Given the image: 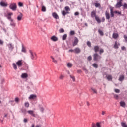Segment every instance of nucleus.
<instances>
[{
  "label": "nucleus",
  "mask_w": 127,
  "mask_h": 127,
  "mask_svg": "<svg viewBox=\"0 0 127 127\" xmlns=\"http://www.w3.org/2000/svg\"><path fill=\"white\" fill-rule=\"evenodd\" d=\"M106 78L108 80V81H112L113 77L111 75H106Z\"/></svg>",
  "instance_id": "obj_22"
},
{
  "label": "nucleus",
  "mask_w": 127,
  "mask_h": 127,
  "mask_svg": "<svg viewBox=\"0 0 127 127\" xmlns=\"http://www.w3.org/2000/svg\"><path fill=\"white\" fill-rule=\"evenodd\" d=\"M92 66H93V67H94V68H98V64H96V63L93 64H92Z\"/></svg>",
  "instance_id": "obj_43"
},
{
  "label": "nucleus",
  "mask_w": 127,
  "mask_h": 127,
  "mask_svg": "<svg viewBox=\"0 0 127 127\" xmlns=\"http://www.w3.org/2000/svg\"><path fill=\"white\" fill-rule=\"evenodd\" d=\"M21 51H22V52H23L24 53H26V50L24 48V47L22 46V48Z\"/></svg>",
  "instance_id": "obj_40"
},
{
  "label": "nucleus",
  "mask_w": 127,
  "mask_h": 127,
  "mask_svg": "<svg viewBox=\"0 0 127 127\" xmlns=\"http://www.w3.org/2000/svg\"><path fill=\"white\" fill-rule=\"evenodd\" d=\"M98 32L101 36H103L104 35V33L103 32V31L101 30H98Z\"/></svg>",
  "instance_id": "obj_32"
},
{
  "label": "nucleus",
  "mask_w": 127,
  "mask_h": 127,
  "mask_svg": "<svg viewBox=\"0 0 127 127\" xmlns=\"http://www.w3.org/2000/svg\"><path fill=\"white\" fill-rule=\"evenodd\" d=\"M123 8L125 9H127V4L125 3L123 5Z\"/></svg>",
  "instance_id": "obj_45"
},
{
  "label": "nucleus",
  "mask_w": 127,
  "mask_h": 127,
  "mask_svg": "<svg viewBox=\"0 0 127 127\" xmlns=\"http://www.w3.org/2000/svg\"><path fill=\"white\" fill-rule=\"evenodd\" d=\"M64 32V30L63 28H61L60 30H59V32L60 33H63V32Z\"/></svg>",
  "instance_id": "obj_44"
},
{
  "label": "nucleus",
  "mask_w": 127,
  "mask_h": 127,
  "mask_svg": "<svg viewBox=\"0 0 127 127\" xmlns=\"http://www.w3.org/2000/svg\"><path fill=\"white\" fill-rule=\"evenodd\" d=\"M66 38H67V34L64 35L62 38L63 40H66Z\"/></svg>",
  "instance_id": "obj_35"
},
{
  "label": "nucleus",
  "mask_w": 127,
  "mask_h": 127,
  "mask_svg": "<svg viewBox=\"0 0 127 127\" xmlns=\"http://www.w3.org/2000/svg\"><path fill=\"white\" fill-rule=\"evenodd\" d=\"M10 26H12V27H15L16 24L14 22V20H11V21H10Z\"/></svg>",
  "instance_id": "obj_14"
},
{
  "label": "nucleus",
  "mask_w": 127,
  "mask_h": 127,
  "mask_svg": "<svg viewBox=\"0 0 127 127\" xmlns=\"http://www.w3.org/2000/svg\"><path fill=\"white\" fill-rule=\"evenodd\" d=\"M28 74H27V73H22L21 75V77L22 78V79H26V78H28Z\"/></svg>",
  "instance_id": "obj_15"
},
{
  "label": "nucleus",
  "mask_w": 127,
  "mask_h": 127,
  "mask_svg": "<svg viewBox=\"0 0 127 127\" xmlns=\"http://www.w3.org/2000/svg\"><path fill=\"white\" fill-rule=\"evenodd\" d=\"M12 15H13V13L12 12H9L7 13V18L8 19V20H9V21L13 20V19L11 18V16H12Z\"/></svg>",
  "instance_id": "obj_7"
},
{
  "label": "nucleus",
  "mask_w": 127,
  "mask_h": 127,
  "mask_svg": "<svg viewBox=\"0 0 127 127\" xmlns=\"http://www.w3.org/2000/svg\"><path fill=\"white\" fill-rule=\"evenodd\" d=\"M0 5L2 6V7H7V3L2 1L0 2Z\"/></svg>",
  "instance_id": "obj_8"
},
{
  "label": "nucleus",
  "mask_w": 127,
  "mask_h": 127,
  "mask_svg": "<svg viewBox=\"0 0 127 127\" xmlns=\"http://www.w3.org/2000/svg\"><path fill=\"white\" fill-rule=\"evenodd\" d=\"M51 58L52 59L54 63L57 64V60H55V59L52 56H51Z\"/></svg>",
  "instance_id": "obj_30"
},
{
  "label": "nucleus",
  "mask_w": 127,
  "mask_h": 127,
  "mask_svg": "<svg viewBox=\"0 0 127 127\" xmlns=\"http://www.w3.org/2000/svg\"><path fill=\"white\" fill-rule=\"evenodd\" d=\"M23 17V15L21 12H20L19 14L17 16V21H21V20H22Z\"/></svg>",
  "instance_id": "obj_6"
},
{
  "label": "nucleus",
  "mask_w": 127,
  "mask_h": 127,
  "mask_svg": "<svg viewBox=\"0 0 127 127\" xmlns=\"http://www.w3.org/2000/svg\"><path fill=\"white\" fill-rule=\"evenodd\" d=\"M121 49H122V50H125L126 47H125L124 46H123L121 47Z\"/></svg>",
  "instance_id": "obj_64"
},
{
  "label": "nucleus",
  "mask_w": 127,
  "mask_h": 127,
  "mask_svg": "<svg viewBox=\"0 0 127 127\" xmlns=\"http://www.w3.org/2000/svg\"><path fill=\"white\" fill-rule=\"evenodd\" d=\"M101 58L102 57L97 53L93 55V60L94 61H99Z\"/></svg>",
  "instance_id": "obj_2"
},
{
  "label": "nucleus",
  "mask_w": 127,
  "mask_h": 127,
  "mask_svg": "<svg viewBox=\"0 0 127 127\" xmlns=\"http://www.w3.org/2000/svg\"><path fill=\"white\" fill-rule=\"evenodd\" d=\"M114 13H117L118 14H121V12H118L117 11H114Z\"/></svg>",
  "instance_id": "obj_62"
},
{
  "label": "nucleus",
  "mask_w": 127,
  "mask_h": 127,
  "mask_svg": "<svg viewBox=\"0 0 127 127\" xmlns=\"http://www.w3.org/2000/svg\"><path fill=\"white\" fill-rule=\"evenodd\" d=\"M70 77L71 78V79H72L73 82H75L76 78H75V76H74L73 75H70Z\"/></svg>",
  "instance_id": "obj_31"
},
{
  "label": "nucleus",
  "mask_w": 127,
  "mask_h": 127,
  "mask_svg": "<svg viewBox=\"0 0 127 127\" xmlns=\"http://www.w3.org/2000/svg\"><path fill=\"white\" fill-rule=\"evenodd\" d=\"M16 64L19 67H21L22 66V60H18Z\"/></svg>",
  "instance_id": "obj_10"
},
{
  "label": "nucleus",
  "mask_w": 127,
  "mask_h": 127,
  "mask_svg": "<svg viewBox=\"0 0 127 127\" xmlns=\"http://www.w3.org/2000/svg\"><path fill=\"white\" fill-rule=\"evenodd\" d=\"M124 38L125 41H126V42H127V36L126 35H124Z\"/></svg>",
  "instance_id": "obj_51"
},
{
  "label": "nucleus",
  "mask_w": 127,
  "mask_h": 127,
  "mask_svg": "<svg viewBox=\"0 0 127 127\" xmlns=\"http://www.w3.org/2000/svg\"><path fill=\"white\" fill-rule=\"evenodd\" d=\"M3 41H2V40L0 39V45H3Z\"/></svg>",
  "instance_id": "obj_53"
},
{
  "label": "nucleus",
  "mask_w": 127,
  "mask_h": 127,
  "mask_svg": "<svg viewBox=\"0 0 127 127\" xmlns=\"http://www.w3.org/2000/svg\"><path fill=\"white\" fill-rule=\"evenodd\" d=\"M104 53V49H101L99 52L100 54H101L102 53Z\"/></svg>",
  "instance_id": "obj_54"
},
{
  "label": "nucleus",
  "mask_w": 127,
  "mask_h": 127,
  "mask_svg": "<svg viewBox=\"0 0 127 127\" xmlns=\"http://www.w3.org/2000/svg\"><path fill=\"white\" fill-rule=\"evenodd\" d=\"M81 53V49L79 48H76L74 49V53H76L77 54H79V53Z\"/></svg>",
  "instance_id": "obj_19"
},
{
  "label": "nucleus",
  "mask_w": 127,
  "mask_h": 127,
  "mask_svg": "<svg viewBox=\"0 0 127 127\" xmlns=\"http://www.w3.org/2000/svg\"><path fill=\"white\" fill-rule=\"evenodd\" d=\"M82 70H83V71H84L85 72V73H86V74H87V73H88V70H87V68H86V67H83V68H82Z\"/></svg>",
  "instance_id": "obj_47"
},
{
  "label": "nucleus",
  "mask_w": 127,
  "mask_h": 127,
  "mask_svg": "<svg viewBox=\"0 0 127 127\" xmlns=\"http://www.w3.org/2000/svg\"><path fill=\"white\" fill-rule=\"evenodd\" d=\"M70 34L71 35H74V34H75V31H70Z\"/></svg>",
  "instance_id": "obj_61"
},
{
  "label": "nucleus",
  "mask_w": 127,
  "mask_h": 127,
  "mask_svg": "<svg viewBox=\"0 0 127 127\" xmlns=\"http://www.w3.org/2000/svg\"><path fill=\"white\" fill-rule=\"evenodd\" d=\"M65 10H66V11H70V8L68 6H66L65 7Z\"/></svg>",
  "instance_id": "obj_46"
},
{
  "label": "nucleus",
  "mask_w": 127,
  "mask_h": 127,
  "mask_svg": "<svg viewBox=\"0 0 127 127\" xmlns=\"http://www.w3.org/2000/svg\"><path fill=\"white\" fill-rule=\"evenodd\" d=\"M114 13H115L114 12H110V14H111V17H114Z\"/></svg>",
  "instance_id": "obj_57"
},
{
  "label": "nucleus",
  "mask_w": 127,
  "mask_h": 127,
  "mask_svg": "<svg viewBox=\"0 0 127 127\" xmlns=\"http://www.w3.org/2000/svg\"><path fill=\"white\" fill-rule=\"evenodd\" d=\"M52 16L55 19H59V16L56 12L52 13Z\"/></svg>",
  "instance_id": "obj_11"
},
{
  "label": "nucleus",
  "mask_w": 127,
  "mask_h": 127,
  "mask_svg": "<svg viewBox=\"0 0 127 127\" xmlns=\"http://www.w3.org/2000/svg\"><path fill=\"white\" fill-rule=\"evenodd\" d=\"M28 114L29 115H31V116H32V117H35V114H34V111L33 110H28L27 111Z\"/></svg>",
  "instance_id": "obj_13"
},
{
  "label": "nucleus",
  "mask_w": 127,
  "mask_h": 127,
  "mask_svg": "<svg viewBox=\"0 0 127 127\" xmlns=\"http://www.w3.org/2000/svg\"><path fill=\"white\" fill-rule=\"evenodd\" d=\"M87 59L89 61H91L92 60V56H89L88 58Z\"/></svg>",
  "instance_id": "obj_52"
},
{
  "label": "nucleus",
  "mask_w": 127,
  "mask_h": 127,
  "mask_svg": "<svg viewBox=\"0 0 127 127\" xmlns=\"http://www.w3.org/2000/svg\"><path fill=\"white\" fill-rule=\"evenodd\" d=\"M100 49V47L98 46H96L94 47V51L95 52H98L99 51V50Z\"/></svg>",
  "instance_id": "obj_26"
},
{
  "label": "nucleus",
  "mask_w": 127,
  "mask_h": 127,
  "mask_svg": "<svg viewBox=\"0 0 127 127\" xmlns=\"http://www.w3.org/2000/svg\"><path fill=\"white\" fill-rule=\"evenodd\" d=\"M95 19L96 21L98 22V23H101V19H100V18L98 16L95 17Z\"/></svg>",
  "instance_id": "obj_27"
},
{
  "label": "nucleus",
  "mask_w": 127,
  "mask_h": 127,
  "mask_svg": "<svg viewBox=\"0 0 127 127\" xmlns=\"http://www.w3.org/2000/svg\"><path fill=\"white\" fill-rule=\"evenodd\" d=\"M91 17H93V18L95 17V18L96 17H97V15H96V11H93L91 12Z\"/></svg>",
  "instance_id": "obj_23"
},
{
  "label": "nucleus",
  "mask_w": 127,
  "mask_h": 127,
  "mask_svg": "<svg viewBox=\"0 0 127 127\" xmlns=\"http://www.w3.org/2000/svg\"><path fill=\"white\" fill-rule=\"evenodd\" d=\"M120 82H123V80H125V76L124 75H120L118 79Z\"/></svg>",
  "instance_id": "obj_18"
},
{
  "label": "nucleus",
  "mask_w": 127,
  "mask_h": 127,
  "mask_svg": "<svg viewBox=\"0 0 127 127\" xmlns=\"http://www.w3.org/2000/svg\"><path fill=\"white\" fill-rule=\"evenodd\" d=\"M114 91L115 93H117V94H119L120 93V89H115Z\"/></svg>",
  "instance_id": "obj_50"
},
{
  "label": "nucleus",
  "mask_w": 127,
  "mask_h": 127,
  "mask_svg": "<svg viewBox=\"0 0 127 127\" xmlns=\"http://www.w3.org/2000/svg\"><path fill=\"white\" fill-rule=\"evenodd\" d=\"M87 45H88V46H89V47H91V43L90 42V41H88L87 42Z\"/></svg>",
  "instance_id": "obj_55"
},
{
  "label": "nucleus",
  "mask_w": 127,
  "mask_h": 127,
  "mask_svg": "<svg viewBox=\"0 0 127 127\" xmlns=\"http://www.w3.org/2000/svg\"><path fill=\"white\" fill-rule=\"evenodd\" d=\"M40 111H41V112H43V111H44V108L42 107H40Z\"/></svg>",
  "instance_id": "obj_58"
},
{
  "label": "nucleus",
  "mask_w": 127,
  "mask_h": 127,
  "mask_svg": "<svg viewBox=\"0 0 127 127\" xmlns=\"http://www.w3.org/2000/svg\"><path fill=\"white\" fill-rule=\"evenodd\" d=\"M121 126H122V127H127V124H126L125 123H124V122H122L121 123Z\"/></svg>",
  "instance_id": "obj_36"
},
{
  "label": "nucleus",
  "mask_w": 127,
  "mask_h": 127,
  "mask_svg": "<svg viewBox=\"0 0 127 127\" xmlns=\"http://www.w3.org/2000/svg\"><path fill=\"white\" fill-rule=\"evenodd\" d=\"M114 96V98H115V99H119V95H118V94H113Z\"/></svg>",
  "instance_id": "obj_42"
},
{
  "label": "nucleus",
  "mask_w": 127,
  "mask_h": 127,
  "mask_svg": "<svg viewBox=\"0 0 127 127\" xmlns=\"http://www.w3.org/2000/svg\"><path fill=\"white\" fill-rule=\"evenodd\" d=\"M29 52L30 53V57L31 59L32 60H33L35 57V54L34 53H33V52H32V51H31V50H29Z\"/></svg>",
  "instance_id": "obj_4"
},
{
  "label": "nucleus",
  "mask_w": 127,
  "mask_h": 127,
  "mask_svg": "<svg viewBox=\"0 0 127 127\" xmlns=\"http://www.w3.org/2000/svg\"><path fill=\"white\" fill-rule=\"evenodd\" d=\"M41 127L40 125H36V126H35V125H34V124H32V125H31V127Z\"/></svg>",
  "instance_id": "obj_41"
},
{
  "label": "nucleus",
  "mask_w": 127,
  "mask_h": 127,
  "mask_svg": "<svg viewBox=\"0 0 127 127\" xmlns=\"http://www.w3.org/2000/svg\"><path fill=\"white\" fill-rule=\"evenodd\" d=\"M67 67H68V68H71V67H73V64L71 63H68L67 64Z\"/></svg>",
  "instance_id": "obj_29"
},
{
  "label": "nucleus",
  "mask_w": 127,
  "mask_h": 127,
  "mask_svg": "<svg viewBox=\"0 0 127 127\" xmlns=\"http://www.w3.org/2000/svg\"><path fill=\"white\" fill-rule=\"evenodd\" d=\"M91 89L92 90V91H93V93H95V94H97V90H96V89L91 87Z\"/></svg>",
  "instance_id": "obj_39"
},
{
  "label": "nucleus",
  "mask_w": 127,
  "mask_h": 127,
  "mask_svg": "<svg viewBox=\"0 0 127 127\" xmlns=\"http://www.w3.org/2000/svg\"><path fill=\"white\" fill-rule=\"evenodd\" d=\"M8 48L9 49V50H13L14 48V46L11 43L8 44Z\"/></svg>",
  "instance_id": "obj_20"
},
{
  "label": "nucleus",
  "mask_w": 127,
  "mask_h": 127,
  "mask_svg": "<svg viewBox=\"0 0 127 127\" xmlns=\"http://www.w3.org/2000/svg\"><path fill=\"white\" fill-rule=\"evenodd\" d=\"M110 12H114V8L110 7Z\"/></svg>",
  "instance_id": "obj_59"
},
{
  "label": "nucleus",
  "mask_w": 127,
  "mask_h": 127,
  "mask_svg": "<svg viewBox=\"0 0 127 127\" xmlns=\"http://www.w3.org/2000/svg\"><path fill=\"white\" fill-rule=\"evenodd\" d=\"M13 67L14 70H17V66L16 65V64H15V63L13 64Z\"/></svg>",
  "instance_id": "obj_34"
},
{
  "label": "nucleus",
  "mask_w": 127,
  "mask_h": 127,
  "mask_svg": "<svg viewBox=\"0 0 127 127\" xmlns=\"http://www.w3.org/2000/svg\"><path fill=\"white\" fill-rule=\"evenodd\" d=\"M50 40L51 41H53V42H56V41H58V37L53 35L50 38Z\"/></svg>",
  "instance_id": "obj_5"
},
{
  "label": "nucleus",
  "mask_w": 127,
  "mask_h": 127,
  "mask_svg": "<svg viewBox=\"0 0 127 127\" xmlns=\"http://www.w3.org/2000/svg\"><path fill=\"white\" fill-rule=\"evenodd\" d=\"M18 6L20 7H22V6H23V3H22V2H19L18 3Z\"/></svg>",
  "instance_id": "obj_49"
},
{
  "label": "nucleus",
  "mask_w": 127,
  "mask_h": 127,
  "mask_svg": "<svg viewBox=\"0 0 127 127\" xmlns=\"http://www.w3.org/2000/svg\"><path fill=\"white\" fill-rule=\"evenodd\" d=\"M105 15L106 17V19H110V13L109 12L106 11L105 12Z\"/></svg>",
  "instance_id": "obj_25"
},
{
  "label": "nucleus",
  "mask_w": 127,
  "mask_h": 127,
  "mask_svg": "<svg viewBox=\"0 0 127 127\" xmlns=\"http://www.w3.org/2000/svg\"><path fill=\"white\" fill-rule=\"evenodd\" d=\"M15 102L18 104V103H19V98L18 97H16L15 98Z\"/></svg>",
  "instance_id": "obj_38"
},
{
  "label": "nucleus",
  "mask_w": 127,
  "mask_h": 127,
  "mask_svg": "<svg viewBox=\"0 0 127 127\" xmlns=\"http://www.w3.org/2000/svg\"><path fill=\"white\" fill-rule=\"evenodd\" d=\"M37 98V96L35 94H31L28 97L29 100H34Z\"/></svg>",
  "instance_id": "obj_9"
},
{
  "label": "nucleus",
  "mask_w": 127,
  "mask_h": 127,
  "mask_svg": "<svg viewBox=\"0 0 127 127\" xmlns=\"http://www.w3.org/2000/svg\"><path fill=\"white\" fill-rule=\"evenodd\" d=\"M25 107H26V108L29 107V103L28 102L25 103Z\"/></svg>",
  "instance_id": "obj_37"
},
{
  "label": "nucleus",
  "mask_w": 127,
  "mask_h": 127,
  "mask_svg": "<svg viewBox=\"0 0 127 127\" xmlns=\"http://www.w3.org/2000/svg\"><path fill=\"white\" fill-rule=\"evenodd\" d=\"M95 7H99V6H100V4L96 3L95 4Z\"/></svg>",
  "instance_id": "obj_56"
},
{
  "label": "nucleus",
  "mask_w": 127,
  "mask_h": 127,
  "mask_svg": "<svg viewBox=\"0 0 127 127\" xmlns=\"http://www.w3.org/2000/svg\"><path fill=\"white\" fill-rule=\"evenodd\" d=\"M9 8L13 11H15L17 9V5L15 3H11L9 5Z\"/></svg>",
  "instance_id": "obj_1"
},
{
  "label": "nucleus",
  "mask_w": 127,
  "mask_h": 127,
  "mask_svg": "<svg viewBox=\"0 0 127 127\" xmlns=\"http://www.w3.org/2000/svg\"><path fill=\"white\" fill-rule=\"evenodd\" d=\"M42 11H43V12H45V11H46V7H45V6H43L42 7Z\"/></svg>",
  "instance_id": "obj_33"
},
{
  "label": "nucleus",
  "mask_w": 127,
  "mask_h": 127,
  "mask_svg": "<svg viewBox=\"0 0 127 127\" xmlns=\"http://www.w3.org/2000/svg\"><path fill=\"white\" fill-rule=\"evenodd\" d=\"M119 46H120V43H118L117 41H115L114 45V48L115 49H118L119 48Z\"/></svg>",
  "instance_id": "obj_17"
},
{
  "label": "nucleus",
  "mask_w": 127,
  "mask_h": 127,
  "mask_svg": "<svg viewBox=\"0 0 127 127\" xmlns=\"http://www.w3.org/2000/svg\"><path fill=\"white\" fill-rule=\"evenodd\" d=\"M62 13L63 15L65 16V15H66L67 14V13H68L66 12L65 11H63Z\"/></svg>",
  "instance_id": "obj_48"
},
{
  "label": "nucleus",
  "mask_w": 127,
  "mask_h": 127,
  "mask_svg": "<svg viewBox=\"0 0 127 127\" xmlns=\"http://www.w3.org/2000/svg\"><path fill=\"white\" fill-rule=\"evenodd\" d=\"M68 52H75V51L74 50L71 49L68 51Z\"/></svg>",
  "instance_id": "obj_63"
},
{
  "label": "nucleus",
  "mask_w": 127,
  "mask_h": 127,
  "mask_svg": "<svg viewBox=\"0 0 127 127\" xmlns=\"http://www.w3.org/2000/svg\"><path fill=\"white\" fill-rule=\"evenodd\" d=\"M64 78H65V75H64L62 74H60V75L59 76L60 80H63L64 79Z\"/></svg>",
  "instance_id": "obj_28"
},
{
  "label": "nucleus",
  "mask_w": 127,
  "mask_h": 127,
  "mask_svg": "<svg viewBox=\"0 0 127 127\" xmlns=\"http://www.w3.org/2000/svg\"><path fill=\"white\" fill-rule=\"evenodd\" d=\"M121 107H122V108H125L126 107V103L124 101H121L120 102Z\"/></svg>",
  "instance_id": "obj_24"
},
{
  "label": "nucleus",
  "mask_w": 127,
  "mask_h": 127,
  "mask_svg": "<svg viewBox=\"0 0 127 127\" xmlns=\"http://www.w3.org/2000/svg\"><path fill=\"white\" fill-rule=\"evenodd\" d=\"M121 6H123V4L121 2H117L116 4L115 5V7L116 8H119V7H121Z\"/></svg>",
  "instance_id": "obj_12"
},
{
  "label": "nucleus",
  "mask_w": 127,
  "mask_h": 127,
  "mask_svg": "<svg viewBox=\"0 0 127 127\" xmlns=\"http://www.w3.org/2000/svg\"><path fill=\"white\" fill-rule=\"evenodd\" d=\"M102 123L97 122L96 124L92 123L91 125L92 127H102Z\"/></svg>",
  "instance_id": "obj_3"
},
{
  "label": "nucleus",
  "mask_w": 127,
  "mask_h": 127,
  "mask_svg": "<svg viewBox=\"0 0 127 127\" xmlns=\"http://www.w3.org/2000/svg\"><path fill=\"white\" fill-rule=\"evenodd\" d=\"M23 122H24V123H27V122H28V120H27V119H26V118H24Z\"/></svg>",
  "instance_id": "obj_60"
},
{
  "label": "nucleus",
  "mask_w": 127,
  "mask_h": 127,
  "mask_svg": "<svg viewBox=\"0 0 127 127\" xmlns=\"http://www.w3.org/2000/svg\"><path fill=\"white\" fill-rule=\"evenodd\" d=\"M78 42H79V40L77 38H75V40L73 44V46H76L77 44H78Z\"/></svg>",
  "instance_id": "obj_21"
},
{
  "label": "nucleus",
  "mask_w": 127,
  "mask_h": 127,
  "mask_svg": "<svg viewBox=\"0 0 127 127\" xmlns=\"http://www.w3.org/2000/svg\"><path fill=\"white\" fill-rule=\"evenodd\" d=\"M112 37L114 39H117V38H119V34L117 33H113L112 35Z\"/></svg>",
  "instance_id": "obj_16"
}]
</instances>
